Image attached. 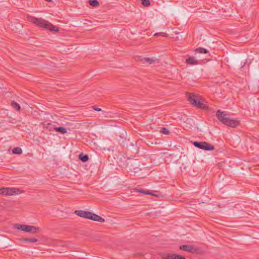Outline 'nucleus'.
Wrapping results in <instances>:
<instances>
[{
	"mask_svg": "<svg viewBox=\"0 0 259 259\" xmlns=\"http://www.w3.org/2000/svg\"><path fill=\"white\" fill-rule=\"evenodd\" d=\"M217 116L220 122L227 126L235 127L239 124V121L231 119L225 111H222L220 110H218Z\"/></svg>",
	"mask_w": 259,
	"mask_h": 259,
	"instance_id": "obj_1",
	"label": "nucleus"
},
{
	"mask_svg": "<svg viewBox=\"0 0 259 259\" xmlns=\"http://www.w3.org/2000/svg\"><path fill=\"white\" fill-rule=\"evenodd\" d=\"M28 20L35 24L36 25L51 31H58V29L51 23L41 18H37L32 16H28Z\"/></svg>",
	"mask_w": 259,
	"mask_h": 259,
	"instance_id": "obj_2",
	"label": "nucleus"
},
{
	"mask_svg": "<svg viewBox=\"0 0 259 259\" xmlns=\"http://www.w3.org/2000/svg\"><path fill=\"white\" fill-rule=\"evenodd\" d=\"M74 213L80 217L90 219L94 221L101 223H103L105 222V219L100 216L88 211L77 210L75 211Z\"/></svg>",
	"mask_w": 259,
	"mask_h": 259,
	"instance_id": "obj_3",
	"label": "nucleus"
},
{
	"mask_svg": "<svg viewBox=\"0 0 259 259\" xmlns=\"http://www.w3.org/2000/svg\"><path fill=\"white\" fill-rule=\"evenodd\" d=\"M188 100L190 103L197 108L203 109L207 108L206 105L201 101L200 97L197 95L190 94Z\"/></svg>",
	"mask_w": 259,
	"mask_h": 259,
	"instance_id": "obj_4",
	"label": "nucleus"
},
{
	"mask_svg": "<svg viewBox=\"0 0 259 259\" xmlns=\"http://www.w3.org/2000/svg\"><path fill=\"white\" fill-rule=\"evenodd\" d=\"M15 228L25 232H32L34 233L38 230V228L26 225L16 224Z\"/></svg>",
	"mask_w": 259,
	"mask_h": 259,
	"instance_id": "obj_5",
	"label": "nucleus"
},
{
	"mask_svg": "<svg viewBox=\"0 0 259 259\" xmlns=\"http://www.w3.org/2000/svg\"><path fill=\"white\" fill-rule=\"evenodd\" d=\"M193 145L198 148L207 151H212L214 148L212 145L206 142H194Z\"/></svg>",
	"mask_w": 259,
	"mask_h": 259,
	"instance_id": "obj_6",
	"label": "nucleus"
},
{
	"mask_svg": "<svg viewBox=\"0 0 259 259\" xmlns=\"http://www.w3.org/2000/svg\"><path fill=\"white\" fill-rule=\"evenodd\" d=\"M20 191L15 188H3L2 194L4 195H13L19 194Z\"/></svg>",
	"mask_w": 259,
	"mask_h": 259,
	"instance_id": "obj_7",
	"label": "nucleus"
},
{
	"mask_svg": "<svg viewBox=\"0 0 259 259\" xmlns=\"http://www.w3.org/2000/svg\"><path fill=\"white\" fill-rule=\"evenodd\" d=\"M161 256L164 259H185V257L175 253H163Z\"/></svg>",
	"mask_w": 259,
	"mask_h": 259,
	"instance_id": "obj_8",
	"label": "nucleus"
},
{
	"mask_svg": "<svg viewBox=\"0 0 259 259\" xmlns=\"http://www.w3.org/2000/svg\"><path fill=\"white\" fill-rule=\"evenodd\" d=\"M180 248L183 251L189 252H193L196 251V249L192 245H182L180 246Z\"/></svg>",
	"mask_w": 259,
	"mask_h": 259,
	"instance_id": "obj_9",
	"label": "nucleus"
},
{
	"mask_svg": "<svg viewBox=\"0 0 259 259\" xmlns=\"http://www.w3.org/2000/svg\"><path fill=\"white\" fill-rule=\"evenodd\" d=\"M186 63L191 65H195L199 64V61H198L194 57H189L186 60Z\"/></svg>",
	"mask_w": 259,
	"mask_h": 259,
	"instance_id": "obj_10",
	"label": "nucleus"
},
{
	"mask_svg": "<svg viewBox=\"0 0 259 259\" xmlns=\"http://www.w3.org/2000/svg\"><path fill=\"white\" fill-rule=\"evenodd\" d=\"M136 192H139V193H143L145 194L151 195L155 196H157V195L153 193V192L152 191L151 192L148 190H145L143 189H137Z\"/></svg>",
	"mask_w": 259,
	"mask_h": 259,
	"instance_id": "obj_11",
	"label": "nucleus"
},
{
	"mask_svg": "<svg viewBox=\"0 0 259 259\" xmlns=\"http://www.w3.org/2000/svg\"><path fill=\"white\" fill-rule=\"evenodd\" d=\"M78 158L82 162H87L89 160V156L88 155H84L83 153H80L78 156Z\"/></svg>",
	"mask_w": 259,
	"mask_h": 259,
	"instance_id": "obj_12",
	"label": "nucleus"
},
{
	"mask_svg": "<svg viewBox=\"0 0 259 259\" xmlns=\"http://www.w3.org/2000/svg\"><path fill=\"white\" fill-rule=\"evenodd\" d=\"M54 129L61 134H65L67 132V130L63 127H54Z\"/></svg>",
	"mask_w": 259,
	"mask_h": 259,
	"instance_id": "obj_13",
	"label": "nucleus"
},
{
	"mask_svg": "<svg viewBox=\"0 0 259 259\" xmlns=\"http://www.w3.org/2000/svg\"><path fill=\"white\" fill-rule=\"evenodd\" d=\"M141 61L143 63L147 62L149 64H152L154 61L153 59L151 58H143L141 59Z\"/></svg>",
	"mask_w": 259,
	"mask_h": 259,
	"instance_id": "obj_14",
	"label": "nucleus"
},
{
	"mask_svg": "<svg viewBox=\"0 0 259 259\" xmlns=\"http://www.w3.org/2000/svg\"><path fill=\"white\" fill-rule=\"evenodd\" d=\"M195 51L199 53H204V54H206L209 52L208 50L203 48H198L196 49Z\"/></svg>",
	"mask_w": 259,
	"mask_h": 259,
	"instance_id": "obj_15",
	"label": "nucleus"
},
{
	"mask_svg": "<svg viewBox=\"0 0 259 259\" xmlns=\"http://www.w3.org/2000/svg\"><path fill=\"white\" fill-rule=\"evenodd\" d=\"M12 152L16 154H20L22 153V149L19 147H16L13 149Z\"/></svg>",
	"mask_w": 259,
	"mask_h": 259,
	"instance_id": "obj_16",
	"label": "nucleus"
},
{
	"mask_svg": "<svg viewBox=\"0 0 259 259\" xmlns=\"http://www.w3.org/2000/svg\"><path fill=\"white\" fill-rule=\"evenodd\" d=\"M89 4L93 7H97L99 5V3L97 0H90Z\"/></svg>",
	"mask_w": 259,
	"mask_h": 259,
	"instance_id": "obj_17",
	"label": "nucleus"
},
{
	"mask_svg": "<svg viewBox=\"0 0 259 259\" xmlns=\"http://www.w3.org/2000/svg\"><path fill=\"white\" fill-rule=\"evenodd\" d=\"M12 106L16 110L19 111L20 109V106L19 104L16 102H12L11 103Z\"/></svg>",
	"mask_w": 259,
	"mask_h": 259,
	"instance_id": "obj_18",
	"label": "nucleus"
},
{
	"mask_svg": "<svg viewBox=\"0 0 259 259\" xmlns=\"http://www.w3.org/2000/svg\"><path fill=\"white\" fill-rule=\"evenodd\" d=\"M25 242H36L37 241V239L35 238H25L24 239Z\"/></svg>",
	"mask_w": 259,
	"mask_h": 259,
	"instance_id": "obj_19",
	"label": "nucleus"
},
{
	"mask_svg": "<svg viewBox=\"0 0 259 259\" xmlns=\"http://www.w3.org/2000/svg\"><path fill=\"white\" fill-rule=\"evenodd\" d=\"M142 5L145 7H148L150 5V2L149 0H143L142 1Z\"/></svg>",
	"mask_w": 259,
	"mask_h": 259,
	"instance_id": "obj_20",
	"label": "nucleus"
},
{
	"mask_svg": "<svg viewBox=\"0 0 259 259\" xmlns=\"http://www.w3.org/2000/svg\"><path fill=\"white\" fill-rule=\"evenodd\" d=\"M160 132L165 135H168L169 134V131L167 128L165 127L162 128L160 130Z\"/></svg>",
	"mask_w": 259,
	"mask_h": 259,
	"instance_id": "obj_21",
	"label": "nucleus"
},
{
	"mask_svg": "<svg viewBox=\"0 0 259 259\" xmlns=\"http://www.w3.org/2000/svg\"><path fill=\"white\" fill-rule=\"evenodd\" d=\"M55 127V125H53L51 124V123H49L47 124V126H46V128L49 129V131H52L54 129V127Z\"/></svg>",
	"mask_w": 259,
	"mask_h": 259,
	"instance_id": "obj_22",
	"label": "nucleus"
},
{
	"mask_svg": "<svg viewBox=\"0 0 259 259\" xmlns=\"http://www.w3.org/2000/svg\"><path fill=\"white\" fill-rule=\"evenodd\" d=\"M93 109L96 111H102V109L101 108L96 107H93Z\"/></svg>",
	"mask_w": 259,
	"mask_h": 259,
	"instance_id": "obj_23",
	"label": "nucleus"
},
{
	"mask_svg": "<svg viewBox=\"0 0 259 259\" xmlns=\"http://www.w3.org/2000/svg\"><path fill=\"white\" fill-rule=\"evenodd\" d=\"M160 35L162 36L166 37L167 36V34L164 32H160Z\"/></svg>",
	"mask_w": 259,
	"mask_h": 259,
	"instance_id": "obj_24",
	"label": "nucleus"
},
{
	"mask_svg": "<svg viewBox=\"0 0 259 259\" xmlns=\"http://www.w3.org/2000/svg\"><path fill=\"white\" fill-rule=\"evenodd\" d=\"M160 32H159V33H156L154 34V35H155V36H158V35H160Z\"/></svg>",
	"mask_w": 259,
	"mask_h": 259,
	"instance_id": "obj_25",
	"label": "nucleus"
},
{
	"mask_svg": "<svg viewBox=\"0 0 259 259\" xmlns=\"http://www.w3.org/2000/svg\"><path fill=\"white\" fill-rule=\"evenodd\" d=\"M2 190H3V188H0V194H2Z\"/></svg>",
	"mask_w": 259,
	"mask_h": 259,
	"instance_id": "obj_26",
	"label": "nucleus"
}]
</instances>
